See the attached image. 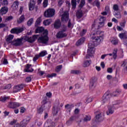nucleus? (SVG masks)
I'll return each mask as SVG.
<instances>
[{"label": "nucleus", "mask_w": 127, "mask_h": 127, "mask_svg": "<svg viewBox=\"0 0 127 127\" xmlns=\"http://www.w3.org/2000/svg\"><path fill=\"white\" fill-rule=\"evenodd\" d=\"M92 42L88 44V49L87 50V54L89 56H92V54L95 53V46L99 45L101 42L104 40L103 36L92 37Z\"/></svg>", "instance_id": "f257e3e1"}, {"label": "nucleus", "mask_w": 127, "mask_h": 127, "mask_svg": "<svg viewBox=\"0 0 127 127\" xmlns=\"http://www.w3.org/2000/svg\"><path fill=\"white\" fill-rule=\"evenodd\" d=\"M43 31V34L42 35V36L39 38L38 41L40 43H44L45 44L48 42V36H47L48 34V31H47V30H44V28L42 27H38L36 29V33H40Z\"/></svg>", "instance_id": "f03ea898"}, {"label": "nucleus", "mask_w": 127, "mask_h": 127, "mask_svg": "<svg viewBox=\"0 0 127 127\" xmlns=\"http://www.w3.org/2000/svg\"><path fill=\"white\" fill-rule=\"evenodd\" d=\"M55 15V9L49 8L45 11L44 15L45 17H53Z\"/></svg>", "instance_id": "7ed1b4c3"}, {"label": "nucleus", "mask_w": 127, "mask_h": 127, "mask_svg": "<svg viewBox=\"0 0 127 127\" xmlns=\"http://www.w3.org/2000/svg\"><path fill=\"white\" fill-rule=\"evenodd\" d=\"M111 94L108 91L106 92L102 97V103L103 104H109L110 103V99Z\"/></svg>", "instance_id": "20e7f679"}, {"label": "nucleus", "mask_w": 127, "mask_h": 127, "mask_svg": "<svg viewBox=\"0 0 127 127\" xmlns=\"http://www.w3.org/2000/svg\"><path fill=\"white\" fill-rule=\"evenodd\" d=\"M108 55H109V56H113V59L114 60H116V59H117V58L118 57V49H115L113 50L112 54L103 55L101 56V59H105V58L106 57V56H108Z\"/></svg>", "instance_id": "39448f33"}, {"label": "nucleus", "mask_w": 127, "mask_h": 127, "mask_svg": "<svg viewBox=\"0 0 127 127\" xmlns=\"http://www.w3.org/2000/svg\"><path fill=\"white\" fill-rule=\"evenodd\" d=\"M37 37H38V35H35L32 37L25 36L23 37V39L26 41H28V42H29L30 43H33V42L35 41V40L37 39Z\"/></svg>", "instance_id": "423d86ee"}, {"label": "nucleus", "mask_w": 127, "mask_h": 127, "mask_svg": "<svg viewBox=\"0 0 127 127\" xmlns=\"http://www.w3.org/2000/svg\"><path fill=\"white\" fill-rule=\"evenodd\" d=\"M107 108L108 110L106 111V115L107 116H111V115H113L115 113L116 108L114 106V105H108Z\"/></svg>", "instance_id": "0eeeda50"}, {"label": "nucleus", "mask_w": 127, "mask_h": 127, "mask_svg": "<svg viewBox=\"0 0 127 127\" xmlns=\"http://www.w3.org/2000/svg\"><path fill=\"white\" fill-rule=\"evenodd\" d=\"M66 28L67 27L65 26L64 29L59 32L56 35L57 38H63V37H66V36H67V34L64 32H65V31H66L67 30Z\"/></svg>", "instance_id": "6e6552de"}, {"label": "nucleus", "mask_w": 127, "mask_h": 127, "mask_svg": "<svg viewBox=\"0 0 127 127\" xmlns=\"http://www.w3.org/2000/svg\"><path fill=\"white\" fill-rule=\"evenodd\" d=\"M24 30V28L23 27H15L11 29L10 32L11 33H14L15 34H19L21 33L22 31Z\"/></svg>", "instance_id": "1a4fd4ad"}, {"label": "nucleus", "mask_w": 127, "mask_h": 127, "mask_svg": "<svg viewBox=\"0 0 127 127\" xmlns=\"http://www.w3.org/2000/svg\"><path fill=\"white\" fill-rule=\"evenodd\" d=\"M24 88V84H20L14 86L13 89V93H17V92H19L21 90H22Z\"/></svg>", "instance_id": "9d476101"}, {"label": "nucleus", "mask_w": 127, "mask_h": 127, "mask_svg": "<svg viewBox=\"0 0 127 127\" xmlns=\"http://www.w3.org/2000/svg\"><path fill=\"white\" fill-rule=\"evenodd\" d=\"M56 126L55 123L50 119H48L45 124V127H55Z\"/></svg>", "instance_id": "9b49d317"}, {"label": "nucleus", "mask_w": 127, "mask_h": 127, "mask_svg": "<svg viewBox=\"0 0 127 127\" xmlns=\"http://www.w3.org/2000/svg\"><path fill=\"white\" fill-rule=\"evenodd\" d=\"M8 11V8L7 6H4L0 9V15H3L6 14Z\"/></svg>", "instance_id": "f8f14e48"}, {"label": "nucleus", "mask_w": 127, "mask_h": 127, "mask_svg": "<svg viewBox=\"0 0 127 127\" xmlns=\"http://www.w3.org/2000/svg\"><path fill=\"white\" fill-rule=\"evenodd\" d=\"M69 18V13L68 11H65L62 16V21H67Z\"/></svg>", "instance_id": "ddd939ff"}, {"label": "nucleus", "mask_w": 127, "mask_h": 127, "mask_svg": "<svg viewBox=\"0 0 127 127\" xmlns=\"http://www.w3.org/2000/svg\"><path fill=\"white\" fill-rule=\"evenodd\" d=\"M29 121H30V118L29 117H27L25 119H24L22 122H21L20 125L22 127H25L27 125V124L29 123Z\"/></svg>", "instance_id": "4468645a"}, {"label": "nucleus", "mask_w": 127, "mask_h": 127, "mask_svg": "<svg viewBox=\"0 0 127 127\" xmlns=\"http://www.w3.org/2000/svg\"><path fill=\"white\" fill-rule=\"evenodd\" d=\"M34 6H35V1L34 0H30L29 3V10H33L34 9Z\"/></svg>", "instance_id": "2eb2a0df"}, {"label": "nucleus", "mask_w": 127, "mask_h": 127, "mask_svg": "<svg viewBox=\"0 0 127 127\" xmlns=\"http://www.w3.org/2000/svg\"><path fill=\"white\" fill-rule=\"evenodd\" d=\"M106 20V17L100 16L99 18V26L100 27H103L104 26V22Z\"/></svg>", "instance_id": "dca6fc26"}, {"label": "nucleus", "mask_w": 127, "mask_h": 127, "mask_svg": "<svg viewBox=\"0 0 127 127\" xmlns=\"http://www.w3.org/2000/svg\"><path fill=\"white\" fill-rule=\"evenodd\" d=\"M21 39H18L13 42H11V44L12 45H14L15 46H19L20 45H21Z\"/></svg>", "instance_id": "f3484780"}, {"label": "nucleus", "mask_w": 127, "mask_h": 127, "mask_svg": "<svg viewBox=\"0 0 127 127\" xmlns=\"http://www.w3.org/2000/svg\"><path fill=\"white\" fill-rule=\"evenodd\" d=\"M18 5H19V2L18 1H15L13 2L11 7L13 10H16L18 8Z\"/></svg>", "instance_id": "a211bd4d"}, {"label": "nucleus", "mask_w": 127, "mask_h": 127, "mask_svg": "<svg viewBox=\"0 0 127 127\" xmlns=\"http://www.w3.org/2000/svg\"><path fill=\"white\" fill-rule=\"evenodd\" d=\"M96 118L97 121H99V122H102V121H104V116H103L101 113H99L96 116Z\"/></svg>", "instance_id": "6ab92c4d"}, {"label": "nucleus", "mask_w": 127, "mask_h": 127, "mask_svg": "<svg viewBox=\"0 0 127 127\" xmlns=\"http://www.w3.org/2000/svg\"><path fill=\"white\" fill-rule=\"evenodd\" d=\"M55 28L58 29V28H60V26H61V21L60 20H56L54 24Z\"/></svg>", "instance_id": "aec40b11"}, {"label": "nucleus", "mask_w": 127, "mask_h": 127, "mask_svg": "<svg viewBox=\"0 0 127 127\" xmlns=\"http://www.w3.org/2000/svg\"><path fill=\"white\" fill-rule=\"evenodd\" d=\"M91 63H92V61L91 60H86L85 61L83 62V67H84L85 68L87 67H89V66H90L91 65Z\"/></svg>", "instance_id": "412c9836"}, {"label": "nucleus", "mask_w": 127, "mask_h": 127, "mask_svg": "<svg viewBox=\"0 0 127 127\" xmlns=\"http://www.w3.org/2000/svg\"><path fill=\"white\" fill-rule=\"evenodd\" d=\"M119 37L121 39H127V32L121 33L119 34Z\"/></svg>", "instance_id": "4be33fe9"}, {"label": "nucleus", "mask_w": 127, "mask_h": 127, "mask_svg": "<svg viewBox=\"0 0 127 127\" xmlns=\"http://www.w3.org/2000/svg\"><path fill=\"white\" fill-rule=\"evenodd\" d=\"M24 19H25L24 15H22L17 19V23H22L24 21Z\"/></svg>", "instance_id": "5701e85b"}, {"label": "nucleus", "mask_w": 127, "mask_h": 127, "mask_svg": "<svg viewBox=\"0 0 127 127\" xmlns=\"http://www.w3.org/2000/svg\"><path fill=\"white\" fill-rule=\"evenodd\" d=\"M76 15L77 18H81L83 17V12L81 10H78Z\"/></svg>", "instance_id": "b1692460"}, {"label": "nucleus", "mask_w": 127, "mask_h": 127, "mask_svg": "<svg viewBox=\"0 0 127 127\" xmlns=\"http://www.w3.org/2000/svg\"><path fill=\"white\" fill-rule=\"evenodd\" d=\"M30 67H31V64H27L26 69H25V72H33V69H30Z\"/></svg>", "instance_id": "393cba45"}, {"label": "nucleus", "mask_w": 127, "mask_h": 127, "mask_svg": "<svg viewBox=\"0 0 127 127\" xmlns=\"http://www.w3.org/2000/svg\"><path fill=\"white\" fill-rule=\"evenodd\" d=\"M84 41H85V38H81L76 42V46H79V45L83 44V43H84Z\"/></svg>", "instance_id": "a878e982"}, {"label": "nucleus", "mask_w": 127, "mask_h": 127, "mask_svg": "<svg viewBox=\"0 0 127 127\" xmlns=\"http://www.w3.org/2000/svg\"><path fill=\"white\" fill-rule=\"evenodd\" d=\"M45 107V105H42L41 107L38 108L37 113L39 114H41L43 113V109Z\"/></svg>", "instance_id": "bb28decb"}, {"label": "nucleus", "mask_w": 127, "mask_h": 127, "mask_svg": "<svg viewBox=\"0 0 127 127\" xmlns=\"http://www.w3.org/2000/svg\"><path fill=\"white\" fill-rule=\"evenodd\" d=\"M7 100H9V97L7 96H2L0 98V102L4 103Z\"/></svg>", "instance_id": "cd10ccee"}, {"label": "nucleus", "mask_w": 127, "mask_h": 127, "mask_svg": "<svg viewBox=\"0 0 127 127\" xmlns=\"http://www.w3.org/2000/svg\"><path fill=\"white\" fill-rule=\"evenodd\" d=\"M0 3H1V5L6 6L8 4V1L7 0H0Z\"/></svg>", "instance_id": "c85d7f7f"}, {"label": "nucleus", "mask_w": 127, "mask_h": 127, "mask_svg": "<svg viewBox=\"0 0 127 127\" xmlns=\"http://www.w3.org/2000/svg\"><path fill=\"white\" fill-rule=\"evenodd\" d=\"M14 36L12 35H9L6 38V41L7 42H11V40L13 39Z\"/></svg>", "instance_id": "c756f323"}, {"label": "nucleus", "mask_w": 127, "mask_h": 127, "mask_svg": "<svg viewBox=\"0 0 127 127\" xmlns=\"http://www.w3.org/2000/svg\"><path fill=\"white\" fill-rule=\"evenodd\" d=\"M51 22H52V21L51 20V19H47L43 21V23L44 25H46V26L49 25V24H50Z\"/></svg>", "instance_id": "7c9ffc66"}, {"label": "nucleus", "mask_w": 127, "mask_h": 127, "mask_svg": "<svg viewBox=\"0 0 127 127\" xmlns=\"http://www.w3.org/2000/svg\"><path fill=\"white\" fill-rule=\"evenodd\" d=\"M89 121H91V116H86L83 119L84 123H87V122H89Z\"/></svg>", "instance_id": "2f4dec72"}, {"label": "nucleus", "mask_w": 127, "mask_h": 127, "mask_svg": "<svg viewBox=\"0 0 127 127\" xmlns=\"http://www.w3.org/2000/svg\"><path fill=\"white\" fill-rule=\"evenodd\" d=\"M95 83H96V80H95V78H92L90 83V87H94Z\"/></svg>", "instance_id": "473e14b6"}, {"label": "nucleus", "mask_w": 127, "mask_h": 127, "mask_svg": "<svg viewBox=\"0 0 127 127\" xmlns=\"http://www.w3.org/2000/svg\"><path fill=\"white\" fill-rule=\"evenodd\" d=\"M13 19V16H9L6 17L5 21V22H7V21H10Z\"/></svg>", "instance_id": "72a5a7b5"}, {"label": "nucleus", "mask_w": 127, "mask_h": 127, "mask_svg": "<svg viewBox=\"0 0 127 127\" xmlns=\"http://www.w3.org/2000/svg\"><path fill=\"white\" fill-rule=\"evenodd\" d=\"M41 21H42L41 17H40L37 19V20L36 21L35 26H37L38 25H39V24H40Z\"/></svg>", "instance_id": "f704fd0d"}, {"label": "nucleus", "mask_w": 127, "mask_h": 127, "mask_svg": "<svg viewBox=\"0 0 127 127\" xmlns=\"http://www.w3.org/2000/svg\"><path fill=\"white\" fill-rule=\"evenodd\" d=\"M8 108L10 109H14V102H10L9 104L8 105Z\"/></svg>", "instance_id": "c9c22d12"}, {"label": "nucleus", "mask_w": 127, "mask_h": 127, "mask_svg": "<svg viewBox=\"0 0 127 127\" xmlns=\"http://www.w3.org/2000/svg\"><path fill=\"white\" fill-rule=\"evenodd\" d=\"M71 74H75V75H78L80 74V71L77 70H72L70 71Z\"/></svg>", "instance_id": "e433bc0d"}, {"label": "nucleus", "mask_w": 127, "mask_h": 127, "mask_svg": "<svg viewBox=\"0 0 127 127\" xmlns=\"http://www.w3.org/2000/svg\"><path fill=\"white\" fill-rule=\"evenodd\" d=\"M46 54H47V52H46V51H43L40 53L39 56L40 57H43L45 56Z\"/></svg>", "instance_id": "4c0bfd02"}, {"label": "nucleus", "mask_w": 127, "mask_h": 127, "mask_svg": "<svg viewBox=\"0 0 127 127\" xmlns=\"http://www.w3.org/2000/svg\"><path fill=\"white\" fill-rule=\"evenodd\" d=\"M58 109L56 108V107H54L53 109V114H54V116H55V115H57L58 113Z\"/></svg>", "instance_id": "58836bf2"}, {"label": "nucleus", "mask_w": 127, "mask_h": 127, "mask_svg": "<svg viewBox=\"0 0 127 127\" xmlns=\"http://www.w3.org/2000/svg\"><path fill=\"white\" fill-rule=\"evenodd\" d=\"M59 105H60V102H59V100H57L56 101V103L54 105V108H56V109H58Z\"/></svg>", "instance_id": "ea45409f"}, {"label": "nucleus", "mask_w": 127, "mask_h": 127, "mask_svg": "<svg viewBox=\"0 0 127 127\" xmlns=\"http://www.w3.org/2000/svg\"><path fill=\"white\" fill-rule=\"evenodd\" d=\"M86 32H87V29H83L82 31L80 33V36H83V35H85V34H86Z\"/></svg>", "instance_id": "a19ab883"}, {"label": "nucleus", "mask_w": 127, "mask_h": 127, "mask_svg": "<svg viewBox=\"0 0 127 127\" xmlns=\"http://www.w3.org/2000/svg\"><path fill=\"white\" fill-rule=\"evenodd\" d=\"M21 104L18 102H14V109H16V108H18V107H20Z\"/></svg>", "instance_id": "79ce46f5"}, {"label": "nucleus", "mask_w": 127, "mask_h": 127, "mask_svg": "<svg viewBox=\"0 0 127 127\" xmlns=\"http://www.w3.org/2000/svg\"><path fill=\"white\" fill-rule=\"evenodd\" d=\"M71 4L72 5V7L75 8L76 6L77 5V3H76V0H71Z\"/></svg>", "instance_id": "37998d69"}, {"label": "nucleus", "mask_w": 127, "mask_h": 127, "mask_svg": "<svg viewBox=\"0 0 127 127\" xmlns=\"http://www.w3.org/2000/svg\"><path fill=\"white\" fill-rule=\"evenodd\" d=\"M32 23H33V18H32L28 21L27 25H28V26H30V25H31Z\"/></svg>", "instance_id": "c03bdc74"}, {"label": "nucleus", "mask_w": 127, "mask_h": 127, "mask_svg": "<svg viewBox=\"0 0 127 127\" xmlns=\"http://www.w3.org/2000/svg\"><path fill=\"white\" fill-rule=\"evenodd\" d=\"M115 17H116V18H118V19L122 18V15L121 14V13H120V12L115 13Z\"/></svg>", "instance_id": "a18cd8bd"}, {"label": "nucleus", "mask_w": 127, "mask_h": 127, "mask_svg": "<svg viewBox=\"0 0 127 127\" xmlns=\"http://www.w3.org/2000/svg\"><path fill=\"white\" fill-rule=\"evenodd\" d=\"M111 43L113 45H117L118 44V39H114L111 41Z\"/></svg>", "instance_id": "49530a36"}, {"label": "nucleus", "mask_w": 127, "mask_h": 127, "mask_svg": "<svg viewBox=\"0 0 127 127\" xmlns=\"http://www.w3.org/2000/svg\"><path fill=\"white\" fill-rule=\"evenodd\" d=\"M113 9L114 10H115V11H118L119 10V5L118 4H115L113 5Z\"/></svg>", "instance_id": "de8ad7c7"}, {"label": "nucleus", "mask_w": 127, "mask_h": 127, "mask_svg": "<svg viewBox=\"0 0 127 127\" xmlns=\"http://www.w3.org/2000/svg\"><path fill=\"white\" fill-rule=\"evenodd\" d=\"M42 103L44 106H45V104L47 103V97L46 96L44 97V99L43 100V101L42 102Z\"/></svg>", "instance_id": "09e8293b"}, {"label": "nucleus", "mask_w": 127, "mask_h": 127, "mask_svg": "<svg viewBox=\"0 0 127 127\" xmlns=\"http://www.w3.org/2000/svg\"><path fill=\"white\" fill-rule=\"evenodd\" d=\"M65 108L66 109V110H68L69 112H70L71 111V109H72V106L67 104L65 106Z\"/></svg>", "instance_id": "8fccbe9b"}, {"label": "nucleus", "mask_w": 127, "mask_h": 127, "mask_svg": "<svg viewBox=\"0 0 127 127\" xmlns=\"http://www.w3.org/2000/svg\"><path fill=\"white\" fill-rule=\"evenodd\" d=\"M73 120H74V117H72L70 118V119H69V120H68L66 124L67 125H71V124H72V122L73 121Z\"/></svg>", "instance_id": "3c124183"}, {"label": "nucleus", "mask_w": 127, "mask_h": 127, "mask_svg": "<svg viewBox=\"0 0 127 127\" xmlns=\"http://www.w3.org/2000/svg\"><path fill=\"white\" fill-rule=\"evenodd\" d=\"M44 7H46L48 5V0H44L43 3Z\"/></svg>", "instance_id": "603ef678"}, {"label": "nucleus", "mask_w": 127, "mask_h": 127, "mask_svg": "<svg viewBox=\"0 0 127 127\" xmlns=\"http://www.w3.org/2000/svg\"><path fill=\"white\" fill-rule=\"evenodd\" d=\"M61 69H62V65H59L56 67V72H60L61 71Z\"/></svg>", "instance_id": "864d4df0"}, {"label": "nucleus", "mask_w": 127, "mask_h": 127, "mask_svg": "<svg viewBox=\"0 0 127 127\" xmlns=\"http://www.w3.org/2000/svg\"><path fill=\"white\" fill-rule=\"evenodd\" d=\"M58 3L59 6H61L63 3H64V0H58Z\"/></svg>", "instance_id": "5fc2aeb1"}, {"label": "nucleus", "mask_w": 127, "mask_h": 127, "mask_svg": "<svg viewBox=\"0 0 127 127\" xmlns=\"http://www.w3.org/2000/svg\"><path fill=\"white\" fill-rule=\"evenodd\" d=\"M126 20H123V21L120 23V25L122 27H125L126 26Z\"/></svg>", "instance_id": "6e6d98bb"}, {"label": "nucleus", "mask_w": 127, "mask_h": 127, "mask_svg": "<svg viewBox=\"0 0 127 127\" xmlns=\"http://www.w3.org/2000/svg\"><path fill=\"white\" fill-rule=\"evenodd\" d=\"M85 5V0H82L79 4V7H83Z\"/></svg>", "instance_id": "4d7b16f0"}, {"label": "nucleus", "mask_w": 127, "mask_h": 127, "mask_svg": "<svg viewBox=\"0 0 127 127\" xmlns=\"http://www.w3.org/2000/svg\"><path fill=\"white\" fill-rule=\"evenodd\" d=\"M92 101H93V99L91 97H88L87 98H86L85 102L87 103H91V102H92Z\"/></svg>", "instance_id": "13d9d810"}, {"label": "nucleus", "mask_w": 127, "mask_h": 127, "mask_svg": "<svg viewBox=\"0 0 127 127\" xmlns=\"http://www.w3.org/2000/svg\"><path fill=\"white\" fill-rule=\"evenodd\" d=\"M16 124H18V123H16V120H13V121H11L9 123V125H10V126H15V125Z\"/></svg>", "instance_id": "bf43d9fd"}, {"label": "nucleus", "mask_w": 127, "mask_h": 127, "mask_svg": "<svg viewBox=\"0 0 127 127\" xmlns=\"http://www.w3.org/2000/svg\"><path fill=\"white\" fill-rule=\"evenodd\" d=\"M94 3L95 5L98 7V8H100V1L98 0H96L94 1Z\"/></svg>", "instance_id": "052dcab7"}, {"label": "nucleus", "mask_w": 127, "mask_h": 127, "mask_svg": "<svg viewBox=\"0 0 127 127\" xmlns=\"http://www.w3.org/2000/svg\"><path fill=\"white\" fill-rule=\"evenodd\" d=\"M25 82L28 83L29 82H31V77L29 76L26 78Z\"/></svg>", "instance_id": "680f3d73"}, {"label": "nucleus", "mask_w": 127, "mask_h": 127, "mask_svg": "<svg viewBox=\"0 0 127 127\" xmlns=\"http://www.w3.org/2000/svg\"><path fill=\"white\" fill-rule=\"evenodd\" d=\"M10 88H11V85H10V84H8V85H7L6 86H5V87H4V88H3V90H6V89H10Z\"/></svg>", "instance_id": "e2e57ef3"}, {"label": "nucleus", "mask_w": 127, "mask_h": 127, "mask_svg": "<svg viewBox=\"0 0 127 127\" xmlns=\"http://www.w3.org/2000/svg\"><path fill=\"white\" fill-rule=\"evenodd\" d=\"M39 57H40V56H39V55H35V56L33 58V61L34 62H35V61H36V60H37V59H38V58H39Z\"/></svg>", "instance_id": "0e129e2a"}, {"label": "nucleus", "mask_w": 127, "mask_h": 127, "mask_svg": "<svg viewBox=\"0 0 127 127\" xmlns=\"http://www.w3.org/2000/svg\"><path fill=\"white\" fill-rule=\"evenodd\" d=\"M105 11H106L107 12H110V6H106L105 7Z\"/></svg>", "instance_id": "69168bd1"}, {"label": "nucleus", "mask_w": 127, "mask_h": 127, "mask_svg": "<svg viewBox=\"0 0 127 127\" xmlns=\"http://www.w3.org/2000/svg\"><path fill=\"white\" fill-rule=\"evenodd\" d=\"M42 124H43V122L42 121H38L37 122V126L38 127H41L42 126Z\"/></svg>", "instance_id": "338daca9"}, {"label": "nucleus", "mask_w": 127, "mask_h": 127, "mask_svg": "<svg viewBox=\"0 0 127 127\" xmlns=\"http://www.w3.org/2000/svg\"><path fill=\"white\" fill-rule=\"evenodd\" d=\"M108 73H113V68L112 67H109L107 69Z\"/></svg>", "instance_id": "774afa93"}]
</instances>
